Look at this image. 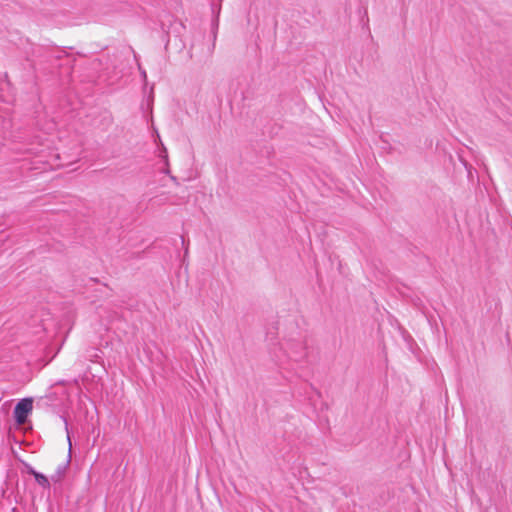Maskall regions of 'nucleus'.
I'll list each match as a JSON object with an SVG mask.
<instances>
[{
    "label": "nucleus",
    "instance_id": "f257e3e1",
    "mask_svg": "<svg viewBox=\"0 0 512 512\" xmlns=\"http://www.w3.org/2000/svg\"><path fill=\"white\" fill-rule=\"evenodd\" d=\"M287 357L294 362H301L307 357V346L301 340H289L284 344Z\"/></svg>",
    "mask_w": 512,
    "mask_h": 512
},
{
    "label": "nucleus",
    "instance_id": "f03ea898",
    "mask_svg": "<svg viewBox=\"0 0 512 512\" xmlns=\"http://www.w3.org/2000/svg\"><path fill=\"white\" fill-rule=\"evenodd\" d=\"M32 408V399L25 398L19 401L14 409V415L17 423L23 424L26 421L28 414L32 411Z\"/></svg>",
    "mask_w": 512,
    "mask_h": 512
},
{
    "label": "nucleus",
    "instance_id": "7ed1b4c3",
    "mask_svg": "<svg viewBox=\"0 0 512 512\" xmlns=\"http://www.w3.org/2000/svg\"><path fill=\"white\" fill-rule=\"evenodd\" d=\"M69 463H70V460L68 459L65 463L60 464L57 467L55 473L53 475H51V480L53 482L57 483V482H60L63 479V477L66 474V471H67V468L69 466Z\"/></svg>",
    "mask_w": 512,
    "mask_h": 512
},
{
    "label": "nucleus",
    "instance_id": "20e7f679",
    "mask_svg": "<svg viewBox=\"0 0 512 512\" xmlns=\"http://www.w3.org/2000/svg\"><path fill=\"white\" fill-rule=\"evenodd\" d=\"M33 475L35 477L36 482L40 486H42L43 488H49L50 487V482H49L48 478L45 475H43V474H41L39 472H35V471H33Z\"/></svg>",
    "mask_w": 512,
    "mask_h": 512
},
{
    "label": "nucleus",
    "instance_id": "39448f33",
    "mask_svg": "<svg viewBox=\"0 0 512 512\" xmlns=\"http://www.w3.org/2000/svg\"><path fill=\"white\" fill-rule=\"evenodd\" d=\"M160 156L164 159V162H165V165H166V168L163 169V173L170 174V170L168 168V156H167L166 149H164L163 154H161Z\"/></svg>",
    "mask_w": 512,
    "mask_h": 512
},
{
    "label": "nucleus",
    "instance_id": "423d86ee",
    "mask_svg": "<svg viewBox=\"0 0 512 512\" xmlns=\"http://www.w3.org/2000/svg\"><path fill=\"white\" fill-rule=\"evenodd\" d=\"M91 354H89V357H94V358H97L98 357V350L96 349H91L90 350Z\"/></svg>",
    "mask_w": 512,
    "mask_h": 512
},
{
    "label": "nucleus",
    "instance_id": "0eeeda50",
    "mask_svg": "<svg viewBox=\"0 0 512 512\" xmlns=\"http://www.w3.org/2000/svg\"><path fill=\"white\" fill-rule=\"evenodd\" d=\"M65 428H66V432H67V439H68V441H69V445L71 446L70 433H69V429H68V424H67V422H65Z\"/></svg>",
    "mask_w": 512,
    "mask_h": 512
},
{
    "label": "nucleus",
    "instance_id": "6e6552de",
    "mask_svg": "<svg viewBox=\"0 0 512 512\" xmlns=\"http://www.w3.org/2000/svg\"><path fill=\"white\" fill-rule=\"evenodd\" d=\"M141 74H142L143 78L145 79L146 78V71L145 70L141 71Z\"/></svg>",
    "mask_w": 512,
    "mask_h": 512
},
{
    "label": "nucleus",
    "instance_id": "1a4fd4ad",
    "mask_svg": "<svg viewBox=\"0 0 512 512\" xmlns=\"http://www.w3.org/2000/svg\"><path fill=\"white\" fill-rule=\"evenodd\" d=\"M170 178H171V180H173L174 182H176V183H177V179H176V177H175V176H170Z\"/></svg>",
    "mask_w": 512,
    "mask_h": 512
}]
</instances>
